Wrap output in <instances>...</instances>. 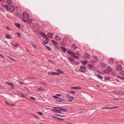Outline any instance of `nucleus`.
I'll list each match as a JSON object with an SVG mask.
<instances>
[{
	"instance_id": "1",
	"label": "nucleus",
	"mask_w": 124,
	"mask_h": 124,
	"mask_svg": "<svg viewBox=\"0 0 124 124\" xmlns=\"http://www.w3.org/2000/svg\"><path fill=\"white\" fill-rule=\"evenodd\" d=\"M80 69H79V70L81 72L85 73V71L83 70H87V69L85 67H83L82 66H80Z\"/></svg>"
},
{
	"instance_id": "2",
	"label": "nucleus",
	"mask_w": 124,
	"mask_h": 124,
	"mask_svg": "<svg viewBox=\"0 0 124 124\" xmlns=\"http://www.w3.org/2000/svg\"><path fill=\"white\" fill-rule=\"evenodd\" d=\"M67 97L68 98V100L69 102H71L72 100L74 99V97L72 96H71L70 94H67Z\"/></svg>"
},
{
	"instance_id": "3",
	"label": "nucleus",
	"mask_w": 124,
	"mask_h": 124,
	"mask_svg": "<svg viewBox=\"0 0 124 124\" xmlns=\"http://www.w3.org/2000/svg\"><path fill=\"white\" fill-rule=\"evenodd\" d=\"M22 15L25 18H27L29 17V15L28 13L26 12H23L22 13Z\"/></svg>"
},
{
	"instance_id": "4",
	"label": "nucleus",
	"mask_w": 124,
	"mask_h": 124,
	"mask_svg": "<svg viewBox=\"0 0 124 124\" xmlns=\"http://www.w3.org/2000/svg\"><path fill=\"white\" fill-rule=\"evenodd\" d=\"M48 73L49 75H59V74L58 73L56 72H54V71L52 72H48Z\"/></svg>"
},
{
	"instance_id": "5",
	"label": "nucleus",
	"mask_w": 124,
	"mask_h": 124,
	"mask_svg": "<svg viewBox=\"0 0 124 124\" xmlns=\"http://www.w3.org/2000/svg\"><path fill=\"white\" fill-rule=\"evenodd\" d=\"M84 58L85 59H88L90 56V54L87 53H85L83 56Z\"/></svg>"
},
{
	"instance_id": "6",
	"label": "nucleus",
	"mask_w": 124,
	"mask_h": 124,
	"mask_svg": "<svg viewBox=\"0 0 124 124\" xmlns=\"http://www.w3.org/2000/svg\"><path fill=\"white\" fill-rule=\"evenodd\" d=\"M116 68L117 70H122V67L121 65L119 64L116 66Z\"/></svg>"
},
{
	"instance_id": "7",
	"label": "nucleus",
	"mask_w": 124,
	"mask_h": 124,
	"mask_svg": "<svg viewBox=\"0 0 124 124\" xmlns=\"http://www.w3.org/2000/svg\"><path fill=\"white\" fill-rule=\"evenodd\" d=\"M9 9L12 12H14L15 10V8L12 5H10L9 6Z\"/></svg>"
},
{
	"instance_id": "8",
	"label": "nucleus",
	"mask_w": 124,
	"mask_h": 124,
	"mask_svg": "<svg viewBox=\"0 0 124 124\" xmlns=\"http://www.w3.org/2000/svg\"><path fill=\"white\" fill-rule=\"evenodd\" d=\"M93 60L92 61L93 62H95V61H97L98 60V57L95 56L93 58Z\"/></svg>"
},
{
	"instance_id": "9",
	"label": "nucleus",
	"mask_w": 124,
	"mask_h": 124,
	"mask_svg": "<svg viewBox=\"0 0 124 124\" xmlns=\"http://www.w3.org/2000/svg\"><path fill=\"white\" fill-rule=\"evenodd\" d=\"M47 35L49 38L51 39L53 37V34L52 33H48L47 34Z\"/></svg>"
},
{
	"instance_id": "10",
	"label": "nucleus",
	"mask_w": 124,
	"mask_h": 124,
	"mask_svg": "<svg viewBox=\"0 0 124 124\" xmlns=\"http://www.w3.org/2000/svg\"><path fill=\"white\" fill-rule=\"evenodd\" d=\"M106 70L107 71V73H108L109 72H110L112 71V69L110 67H108L107 68Z\"/></svg>"
},
{
	"instance_id": "11",
	"label": "nucleus",
	"mask_w": 124,
	"mask_h": 124,
	"mask_svg": "<svg viewBox=\"0 0 124 124\" xmlns=\"http://www.w3.org/2000/svg\"><path fill=\"white\" fill-rule=\"evenodd\" d=\"M71 89H75L77 90H80L81 89V87L79 86L77 87H73L71 88Z\"/></svg>"
},
{
	"instance_id": "12",
	"label": "nucleus",
	"mask_w": 124,
	"mask_h": 124,
	"mask_svg": "<svg viewBox=\"0 0 124 124\" xmlns=\"http://www.w3.org/2000/svg\"><path fill=\"white\" fill-rule=\"evenodd\" d=\"M87 66L89 67V68L91 69H93L94 68V66L91 64H88Z\"/></svg>"
},
{
	"instance_id": "13",
	"label": "nucleus",
	"mask_w": 124,
	"mask_h": 124,
	"mask_svg": "<svg viewBox=\"0 0 124 124\" xmlns=\"http://www.w3.org/2000/svg\"><path fill=\"white\" fill-rule=\"evenodd\" d=\"M54 39L57 40L59 41L61 40V38L60 37H59L58 36L55 37Z\"/></svg>"
},
{
	"instance_id": "14",
	"label": "nucleus",
	"mask_w": 124,
	"mask_h": 124,
	"mask_svg": "<svg viewBox=\"0 0 124 124\" xmlns=\"http://www.w3.org/2000/svg\"><path fill=\"white\" fill-rule=\"evenodd\" d=\"M56 100L57 101L59 102L62 101H63V100L60 98L58 97V98H57V99H56Z\"/></svg>"
},
{
	"instance_id": "15",
	"label": "nucleus",
	"mask_w": 124,
	"mask_h": 124,
	"mask_svg": "<svg viewBox=\"0 0 124 124\" xmlns=\"http://www.w3.org/2000/svg\"><path fill=\"white\" fill-rule=\"evenodd\" d=\"M5 82L8 85H10L11 86H14V84H13L12 83H10L8 81H6Z\"/></svg>"
},
{
	"instance_id": "16",
	"label": "nucleus",
	"mask_w": 124,
	"mask_h": 124,
	"mask_svg": "<svg viewBox=\"0 0 124 124\" xmlns=\"http://www.w3.org/2000/svg\"><path fill=\"white\" fill-rule=\"evenodd\" d=\"M67 52L68 54H70L71 55H74L75 54V53H74L70 50H68L67 51Z\"/></svg>"
},
{
	"instance_id": "17",
	"label": "nucleus",
	"mask_w": 124,
	"mask_h": 124,
	"mask_svg": "<svg viewBox=\"0 0 124 124\" xmlns=\"http://www.w3.org/2000/svg\"><path fill=\"white\" fill-rule=\"evenodd\" d=\"M69 61L71 62L72 63H74L75 62V60L69 58Z\"/></svg>"
},
{
	"instance_id": "18",
	"label": "nucleus",
	"mask_w": 124,
	"mask_h": 124,
	"mask_svg": "<svg viewBox=\"0 0 124 124\" xmlns=\"http://www.w3.org/2000/svg\"><path fill=\"white\" fill-rule=\"evenodd\" d=\"M101 66L102 68H104L106 67V64L102 62Z\"/></svg>"
},
{
	"instance_id": "19",
	"label": "nucleus",
	"mask_w": 124,
	"mask_h": 124,
	"mask_svg": "<svg viewBox=\"0 0 124 124\" xmlns=\"http://www.w3.org/2000/svg\"><path fill=\"white\" fill-rule=\"evenodd\" d=\"M109 61L111 63H114L115 62V60L113 58H110L109 59Z\"/></svg>"
},
{
	"instance_id": "20",
	"label": "nucleus",
	"mask_w": 124,
	"mask_h": 124,
	"mask_svg": "<svg viewBox=\"0 0 124 124\" xmlns=\"http://www.w3.org/2000/svg\"><path fill=\"white\" fill-rule=\"evenodd\" d=\"M97 77L99 78L100 79H103V77L101 75H100V74H98L97 75Z\"/></svg>"
},
{
	"instance_id": "21",
	"label": "nucleus",
	"mask_w": 124,
	"mask_h": 124,
	"mask_svg": "<svg viewBox=\"0 0 124 124\" xmlns=\"http://www.w3.org/2000/svg\"><path fill=\"white\" fill-rule=\"evenodd\" d=\"M40 34L41 36L43 38L44 37L46 36V34L43 32H41L40 33Z\"/></svg>"
},
{
	"instance_id": "22",
	"label": "nucleus",
	"mask_w": 124,
	"mask_h": 124,
	"mask_svg": "<svg viewBox=\"0 0 124 124\" xmlns=\"http://www.w3.org/2000/svg\"><path fill=\"white\" fill-rule=\"evenodd\" d=\"M7 2L8 5H10L11 4L12 1V0H7Z\"/></svg>"
},
{
	"instance_id": "23",
	"label": "nucleus",
	"mask_w": 124,
	"mask_h": 124,
	"mask_svg": "<svg viewBox=\"0 0 124 124\" xmlns=\"http://www.w3.org/2000/svg\"><path fill=\"white\" fill-rule=\"evenodd\" d=\"M59 110H60V111H67L64 108H60H60H59Z\"/></svg>"
},
{
	"instance_id": "24",
	"label": "nucleus",
	"mask_w": 124,
	"mask_h": 124,
	"mask_svg": "<svg viewBox=\"0 0 124 124\" xmlns=\"http://www.w3.org/2000/svg\"><path fill=\"white\" fill-rule=\"evenodd\" d=\"M49 40L44 41L43 42V44L44 45H45L48 43Z\"/></svg>"
},
{
	"instance_id": "25",
	"label": "nucleus",
	"mask_w": 124,
	"mask_h": 124,
	"mask_svg": "<svg viewBox=\"0 0 124 124\" xmlns=\"http://www.w3.org/2000/svg\"><path fill=\"white\" fill-rule=\"evenodd\" d=\"M72 47L73 48V50L77 48L76 46L74 44L72 45Z\"/></svg>"
},
{
	"instance_id": "26",
	"label": "nucleus",
	"mask_w": 124,
	"mask_h": 124,
	"mask_svg": "<svg viewBox=\"0 0 124 124\" xmlns=\"http://www.w3.org/2000/svg\"><path fill=\"white\" fill-rule=\"evenodd\" d=\"M16 15H17L18 17L21 18L22 17V15L21 14L19 13H17L16 14Z\"/></svg>"
},
{
	"instance_id": "27",
	"label": "nucleus",
	"mask_w": 124,
	"mask_h": 124,
	"mask_svg": "<svg viewBox=\"0 0 124 124\" xmlns=\"http://www.w3.org/2000/svg\"><path fill=\"white\" fill-rule=\"evenodd\" d=\"M61 48L62 49V50L64 52H65L67 51L66 49L65 48H64V47H61Z\"/></svg>"
},
{
	"instance_id": "28",
	"label": "nucleus",
	"mask_w": 124,
	"mask_h": 124,
	"mask_svg": "<svg viewBox=\"0 0 124 124\" xmlns=\"http://www.w3.org/2000/svg\"><path fill=\"white\" fill-rule=\"evenodd\" d=\"M56 71L58 72H60L61 74H63L64 72L62 71L61 70L59 69H58L56 70Z\"/></svg>"
},
{
	"instance_id": "29",
	"label": "nucleus",
	"mask_w": 124,
	"mask_h": 124,
	"mask_svg": "<svg viewBox=\"0 0 124 124\" xmlns=\"http://www.w3.org/2000/svg\"><path fill=\"white\" fill-rule=\"evenodd\" d=\"M27 22L29 24H31L32 23L31 20L30 19H27Z\"/></svg>"
},
{
	"instance_id": "30",
	"label": "nucleus",
	"mask_w": 124,
	"mask_h": 124,
	"mask_svg": "<svg viewBox=\"0 0 124 124\" xmlns=\"http://www.w3.org/2000/svg\"><path fill=\"white\" fill-rule=\"evenodd\" d=\"M15 26L18 28H19L21 26V25L20 23H16Z\"/></svg>"
},
{
	"instance_id": "31",
	"label": "nucleus",
	"mask_w": 124,
	"mask_h": 124,
	"mask_svg": "<svg viewBox=\"0 0 124 124\" xmlns=\"http://www.w3.org/2000/svg\"><path fill=\"white\" fill-rule=\"evenodd\" d=\"M46 47L48 50L51 51L52 50L48 46H46Z\"/></svg>"
},
{
	"instance_id": "32",
	"label": "nucleus",
	"mask_w": 124,
	"mask_h": 124,
	"mask_svg": "<svg viewBox=\"0 0 124 124\" xmlns=\"http://www.w3.org/2000/svg\"><path fill=\"white\" fill-rule=\"evenodd\" d=\"M87 63V62L86 61H82V63L85 65Z\"/></svg>"
},
{
	"instance_id": "33",
	"label": "nucleus",
	"mask_w": 124,
	"mask_h": 124,
	"mask_svg": "<svg viewBox=\"0 0 124 124\" xmlns=\"http://www.w3.org/2000/svg\"><path fill=\"white\" fill-rule=\"evenodd\" d=\"M52 42H53V44L56 45H57L58 44V43L56 42V41H54V40H52Z\"/></svg>"
},
{
	"instance_id": "34",
	"label": "nucleus",
	"mask_w": 124,
	"mask_h": 124,
	"mask_svg": "<svg viewBox=\"0 0 124 124\" xmlns=\"http://www.w3.org/2000/svg\"><path fill=\"white\" fill-rule=\"evenodd\" d=\"M19 44H15L13 45V46L15 48H17V46L19 45Z\"/></svg>"
},
{
	"instance_id": "35",
	"label": "nucleus",
	"mask_w": 124,
	"mask_h": 124,
	"mask_svg": "<svg viewBox=\"0 0 124 124\" xmlns=\"http://www.w3.org/2000/svg\"><path fill=\"white\" fill-rule=\"evenodd\" d=\"M11 37L9 34H7L6 35V38L8 39H10Z\"/></svg>"
},
{
	"instance_id": "36",
	"label": "nucleus",
	"mask_w": 124,
	"mask_h": 124,
	"mask_svg": "<svg viewBox=\"0 0 124 124\" xmlns=\"http://www.w3.org/2000/svg\"><path fill=\"white\" fill-rule=\"evenodd\" d=\"M120 74L122 76H124V71H121Z\"/></svg>"
},
{
	"instance_id": "37",
	"label": "nucleus",
	"mask_w": 124,
	"mask_h": 124,
	"mask_svg": "<svg viewBox=\"0 0 124 124\" xmlns=\"http://www.w3.org/2000/svg\"><path fill=\"white\" fill-rule=\"evenodd\" d=\"M103 109H110L111 108V107H104L103 108Z\"/></svg>"
},
{
	"instance_id": "38",
	"label": "nucleus",
	"mask_w": 124,
	"mask_h": 124,
	"mask_svg": "<svg viewBox=\"0 0 124 124\" xmlns=\"http://www.w3.org/2000/svg\"><path fill=\"white\" fill-rule=\"evenodd\" d=\"M27 79H32V78H34L35 79H36V78H34V77H27Z\"/></svg>"
},
{
	"instance_id": "39",
	"label": "nucleus",
	"mask_w": 124,
	"mask_h": 124,
	"mask_svg": "<svg viewBox=\"0 0 124 124\" xmlns=\"http://www.w3.org/2000/svg\"><path fill=\"white\" fill-rule=\"evenodd\" d=\"M55 115L57 116H60V117H64V115H59V114H55Z\"/></svg>"
},
{
	"instance_id": "40",
	"label": "nucleus",
	"mask_w": 124,
	"mask_h": 124,
	"mask_svg": "<svg viewBox=\"0 0 124 124\" xmlns=\"http://www.w3.org/2000/svg\"><path fill=\"white\" fill-rule=\"evenodd\" d=\"M40 84L45 85H46V84L45 83L42 82H40Z\"/></svg>"
},
{
	"instance_id": "41",
	"label": "nucleus",
	"mask_w": 124,
	"mask_h": 124,
	"mask_svg": "<svg viewBox=\"0 0 124 124\" xmlns=\"http://www.w3.org/2000/svg\"><path fill=\"white\" fill-rule=\"evenodd\" d=\"M112 74L113 76H115L116 75V73L115 72H112Z\"/></svg>"
},
{
	"instance_id": "42",
	"label": "nucleus",
	"mask_w": 124,
	"mask_h": 124,
	"mask_svg": "<svg viewBox=\"0 0 124 124\" xmlns=\"http://www.w3.org/2000/svg\"><path fill=\"white\" fill-rule=\"evenodd\" d=\"M51 117L55 119H58V117H57L54 116H51Z\"/></svg>"
},
{
	"instance_id": "43",
	"label": "nucleus",
	"mask_w": 124,
	"mask_h": 124,
	"mask_svg": "<svg viewBox=\"0 0 124 124\" xmlns=\"http://www.w3.org/2000/svg\"><path fill=\"white\" fill-rule=\"evenodd\" d=\"M37 113L39 115H43V113L41 112H38Z\"/></svg>"
},
{
	"instance_id": "44",
	"label": "nucleus",
	"mask_w": 124,
	"mask_h": 124,
	"mask_svg": "<svg viewBox=\"0 0 124 124\" xmlns=\"http://www.w3.org/2000/svg\"><path fill=\"white\" fill-rule=\"evenodd\" d=\"M55 111L56 112H57L58 113H61V112H60V110H59H59H56H56H55Z\"/></svg>"
},
{
	"instance_id": "45",
	"label": "nucleus",
	"mask_w": 124,
	"mask_h": 124,
	"mask_svg": "<svg viewBox=\"0 0 124 124\" xmlns=\"http://www.w3.org/2000/svg\"><path fill=\"white\" fill-rule=\"evenodd\" d=\"M74 53H75V54H77L78 56H79L80 55L79 54H78V52L77 51H76V52H75Z\"/></svg>"
},
{
	"instance_id": "46",
	"label": "nucleus",
	"mask_w": 124,
	"mask_h": 124,
	"mask_svg": "<svg viewBox=\"0 0 124 124\" xmlns=\"http://www.w3.org/2000/svg\"><path fill=\"white\" fill-rule=\"evenodd\" d=\"M119 108V107L118 106H115L111 107V108Z\"/></svg>"
},
{
	"instance_id": "47",
	"label": "nucleus",
	"mask_w": 124,
	"mask_h": 124,
	"mask_svg": "<svg viewBox=\"0 0 124 124\" xmlns=\"http://www.w3.org/2000/svg\"><path fill=\"white\" fill-rule=\"evenodd\" d=\"M73 57H74V58H77V59H78L79 58V57H78V56L73 55L72 56Z\"/></svg>"
},
{
	"instance_id": "48",
	"label": "nucleus",
	"mask_w": 124,
	"mask_h": 124,
	"mask_svg": "<svg viewBox=\"0 0 124 124\" xmlns=\"http://www.w3.org/2000/svg\"><path fill=\"white\" fill-rule=\"evenodd\" d=\"M5 7L7 9H8V5H6L5 6Z\"/></svg>"
},
{
	"instance_id": "49",
	"label": "nucleus",
	"mask_w": 124,
	"mask_h": 124,
	"mask_svg": "<svg viewBox=\"0 0 124 124\" xmlns=\"http://www.w3.org/2000/svg\"><path fill=\"white\" fill-rule=\"evenodd\" d=\"M68 92L72 93L73 94H74L75 93V92L74 91H68Z\"/></svg>"
},
{
	"instance_id": "50",
	"label": "nucleus",
	"mask_w": 124,
	"mask_h": 124,
	"mask_svg": "<svg viewBox=\"0 0 124 124\" xmlns=\"http://www.w3.org/2000/svg\"><path fill=\"white\" fill-rule=\"evenodd\" d=\"M113 99L115 100H116L117 101H119L120 100L118 98H113Z\"/></svg>"
},
{
	"instance_id": "51",
	"label": "nucleus",
	"mask_w": 124,
	"mask_h": 124,
	"mask_svg": "<svg viewBox=\"0 0 124 124\" xmlns=\"http://www.w3.org/2000/svg\"><path fill=\"white\" fill-rule=\"evenodd\" d=\"M44 38H45V39H46L47 40H49V39L48 38L46 37V36H45L44 37Z\"/></svg>"
},
{
	"instance_id": "52",
	"label": "nucleus",
	"mask_w": 124,
	"mask_h": 124,
	"mask_svg": "<svg viewBox=\"0 0 124 124\" xmlns=\"http://www.w3.org/2000/svg\"><path fill=\"white\" fill-rule=\"evenodd\" d=\"M30 98L32 100H35V99L33 97H30Z\"/></svg>"
},
{
	"instance_id": "53",
	"label": "nucleus",
	"mask_w": 124,
	"mask_h": 124,
	"mask_svg": "<svg viewBox=\"0 0 124 124\" xmlns=\"http://www.w3.org/2000/svg\"><path fill=\"white\" fill-rule=\"evenodd\" d=\"M58 120H61V121H63V120H64V119L63 118H61L58 117Z\"/></svg>"
},
{
	"instance_id": "54",
	"label": "nucleus",
	"mask_w": 124,
	"mask_h": 124,
	"mask_svg": "<svg viewBox=\"0 0 124 124\" xmlns=\"http://www.w3.org/2000/svg\"><path fill=\"white\" fill-rule=\"evenodd\" d=\"M118 77H119L120 78L122 79H123L124 80V77H122L120 76H118Z\"/></svg>"
},
{
	"instance_id": "55",
	"label": "nucleus",
	"mask_w": 124,
	"mask_h": 124,
	"mask_svg": "<svg viewBox=\"0 0 124 124\" xmlns=\"http://www.w3.org/2000/svg\"><path fill=\"white\" fill-rule=\"evenodd\" d=\"M105 79L106 80H107L109 79H110V78L109 77H105Z\"/></svg>"
},
{
	"instance_id": "56",
	"label": "nucleus",
	"mask_w": 124,
	"mask_h": 124,
	"mask_svg": "<svg viewBox=\"0 0 124 124\" xmlns=\"http://www.w3.org/2000/svg\"><path fill=\"white\" fill-rule=\"evenodd\" d=\"M16 33L19 36H20L21 35V34L20 33H19L17 32H16Z\"/></svg>"
},
{
	"instance_id": "57",
	"label": "nucleus",
	"mask_w": 124,
	"mask_h": 124,
	"mask_svg": "<svg viewBox=\"0 0 124 124\" xmlns=\"http://www.w3.org/2000/svg\"><path fill=\"white\" fill-rule=\"evenodd\" d=\"M23 20L25 22H27V19H25L24 18H23Z\"/></svg>"
},
{
	"instance_id": "58",
	"label": "nucleus",
	"mask_w": 124,
	"mask_h": 124,
	"mask_svg": "<svg viewBox=\"0 0 124 124\" xmlns=\"http://www.w3.org/2000/svg\"><path fill=\"white\" fill-rule=\"evenodd\" d=\"M53 97L55 98H56V99H57V98H58V97L56 96L55 95H54L53 96Z\"/></svg>"
},
{
	"instance_id": "59",
	"label": "nucleus",
	"mask_w": 124,
	"mask_h": 124,
	"mask_svg": "<svg viewBox=\"0 0 124 124\" xmlns=\"http://www.w3.org/2000/svg\"><path fill=\"white\" fill-rule=\"evenodd\" d=\"M54 109H59V108H60V107H54Z\"/></svg>"
},
{
	"instance_id": "60",
	"label": "nucleus",
	"mask_w": 124,
	"mask_h": 124,
	"mask_svg": "<svg viewBox=\"0 0 124 124\" xmlns=\"http://www.w3.org/2000/svg\"><path fill=\"white\" fill-rule=\"evenodd\" d=\"M56 95L57 96H61V95L59 94H57Z\"/></svg>"
},
{
	"instance_id": "61",
	"label": "nucleus",
	"mask_w": 124,
	"mask_h": 124,
	"mask_svg": "<svg viewBox=\"0 0 124 124\" xmlns=\"http://www.w3.org/2000/svg\"><path fill=\"white\" fill-rule=\"evenodd\" d=\"M56 109H52L51 110H52V111L53 112H55V110H56Z\"/></svg>"
},
{
	"instance_id": "62",
	"label": "nucleus",
	"mask_w": 124,
	"mask_h": 124,
	"mask_svg": "<svg viewBox=\"0 0 124 124\" xmlns=\"http://www.w3.org/2000/svg\"><path fill=\"white\" fill-rule=\"evenodd\" d=\"M75 63L77 65H78L79 64V63L78 62H76Z\"/></svg>"
},
{
	"instance_id": "63",
	"label": "nucleus",
	"mask_w": 124,
	"mask_h": 124,
	"mask_svg": "<svg viewBox=\"0 0 124 124\" xmlns=\"http://www.w3.org/2000/svg\"><path fill=\"white\" fill-rule=\"evenodd\" d=\"M21 94V95L23 97H25V96H24V95L22 93H20Z\"/></svg>"
},
{
	"instance_id": "64",
	"label": "nucleus",
	"mask_w": 124,
	"mask_h": 124,
	"mask_svg": "<svg viewBox=\"0 0 124 124\" xmlns=\"http://www.w3.org/2000/svg\"><path fill=\"white\" fill-rule=\"evenodd\" d=\"M39 90L42 91L43 90V88H40L39 89Z\"/></svg>"
}]
</instances>
